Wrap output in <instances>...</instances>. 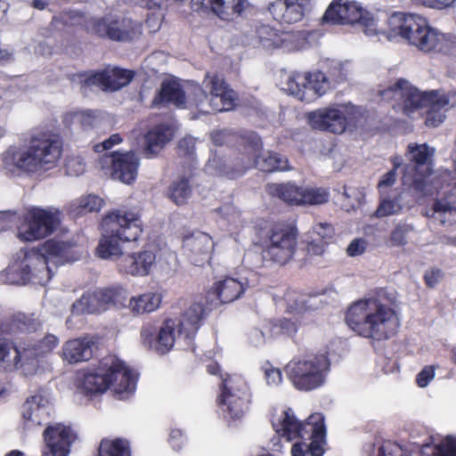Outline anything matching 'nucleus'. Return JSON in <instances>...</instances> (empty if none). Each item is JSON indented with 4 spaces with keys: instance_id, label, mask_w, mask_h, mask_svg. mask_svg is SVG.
Returning a JSON list of instances; mask_svg holds the SVG:
<instances>
[{
    "instance_id": "33",
    "label": "nucleus",
    "mask_w": 456,
    "mask_h": 456,
    "mask_svg": "<svg viewBox=\"0 0 456 456\" xmlns=\"http://www.w3.org/2000/svg\"><path fill=\"white\" fill-rule=\"evenodd\" d=\"M380 202L376 210L377 217H386L394 215H399L405 208L404 192L402 191H393L387 195H379Z\"/></svg>"
},
{
    "instance_id": "20",
    "label": "nucleus",
    "mask_w": 456,
    "mask_h": 456,
    "mask_svg": "<svg viewBox=\"0 0 456 456\" xmlns=\"http://www.w3.org/2000/svg\"><path fill=\"white\" fill-rule=\"evenodd\" d=\"M134 77L131 70L118 68L79 75L83 87L98 86L104 91H117L130 83Z\"/></svg>"
},
{
    "instance_id": "8",
    "label": "nucleus",
    "mask_w": 456,
    "mask_h": 456,
    "mask_svg": "<svg viewBox=\"0 0 456 456\" xmlns=\"http://www.w3.org/2000/svg\"><path fill=\"white\" fill-rule=\"evenodd\" d=\"M435 151L427 143H410L407 147L406 158L409 163L403 167V182L423 196L438 192L439 190L444 192L456 182V176L452 177L448 170L433 171L432 158Z\"/></svg>"
},
{
    "instance_id": "4",
    "label": "nucleus",
    "mask_w": 456,
    "mask_h": 456,
    "mask_svg": "<svg viewBox=\"0 0 456 456\" xmlns=\"http://www.w3.org/2000/svg\"><path fill=\"white\" fill-rule=\"evenodd\" d=\"M202 85L203 88L196 86L192 97L185 102L180 85L173 80H165L153 103H172L179 108L195 107L202 114L227 111L233 108L236 94L228 88L221 77L208 73Z\"/></svg>"
},
{
    "instance_id": "45",
    "label": "nucleus",
    "mask_w": 456,
    "mask_h": 456,
    "mask_svg": "<svg viewBox=\"0 0 456 456\" xmlns=\"http://www.w3.org/2000/svg\"><path fill=\"white\" fill-rule=\"evenodd\" d=\"M412 231V226L408 224H399L393 230L390 241L393 246H404L407 243L406 235Z\"/></svg>"
},
{
    "instance_id": "40",
    "label": "nucleus",
    "mask_w": 456,
    "mask_h": 456,
    "mask_svg": "<svg viewBox=\"0 0 456 456\" xmlns=\"http://www.w3.org/2000/svg\"><path fill=\"white\" fill-rule=\"evenodd\" d=\"M310 9V0H287V23L300 21Z\"/></svg>"
},
{
    "instance_id": "18",
    "label": "nucleus",
    "mask_w": 456,
    "mask_h": 456,
    "mask_svg": "<svg viewBox=\"0 0 456 456\" xmlns=\"http://www.w3.org/2000/svg\"><path fill=\"white\" fill-rule=\"evenodd\" d=\"M57 212L43 208H32L23 217L18 227V238L23 241H34L51 234L59 225Z\"/></svg>"
},
{
    "instance_id": "6",
    "label": "nucleus",
    "mask_w": 456,
    "mask_h": 456,
    "mask_svg": "<svg viewBox=\"0 0 456 456\" xmlns=\"http://www.w3.org/2000/svg\"><path fill=\"white\" fill-rule=\"evenodd\" d=\"M261 140L256 134L248 137V144L238 155L231 150L219 149L212 151L206 164V172L214 176L233 179L241 175L247 169L256 167L264 172H273L279 168L281 159L276 153L265 151L257 155L261 149Z\"/></svg>"
},
{
    "instance_id": "63",
    "label": "nucleus",
    "mask_w": 456,
    "mask_h": 456,
    "mask_svg": "<svg viewBox=\"0 0 456 456\" xmlns=\"http://www.w3.org/2000/svg\"><path fill=\"white\" fill-rule=\"evenodd\" d=\"M317 301L316 297H309L307 301H302V304L299 308H311L315 306Z\"/></svg>"
},
{
    "instance_id": "60",
    "label": "nucleus",
    "mask_w": 456,
    "mask_h": 456,
    "mask_svg": "<svg viewBox=\"0 0 456 456\" xmlns=\"http://www.w3.org/2000/svg\"><path fill=\"white\" fill-rule=\"evenodd\" d=\"M326 243L323 240H314L307 247L308 252L313 255H322L324 252Z\"/></svg>"
},
{
    "instance_id": "46",
    "label": "nucleus",
    "mask_w": 456,
    "mask_h": 456,
    "mask_svg": "<svg viewBox=\"0 0 456 456\" xmlns=\"http://www.w3.org/2000/svg\"><path fill=\"white\" fill-rule=\"evenodd\" d=\"M342 196L348 201L347 203H344L342 208L346 211H350V209H353L356 206L360 205L362 194L356 188L344 187Z\"/></svg>"
},
{
    "instance_id": "27",
    "label": "nucleus",
    "mask_w": 456,
    "mask_h": 456,
    "mask_svg": "<svg viewBox=\"0 0 456 456\" xmlns=\"http://www.w3.org/2000/svg\"><path fill=\"white\" fill-rule=\"evenodd\" d=\"M183 247L190 252L191 263L200 266L210 259L214 242L208 234L197 232L184 239Z\"/></svg>"
},
{
    "instance_id": "56",
    "label": "nucleus",
    "mask_w": 456,
    "mask_h": 456,
    "mask_svg": "<svg viewBox=\"0 0 456 456\" xmlns=\"http://www.w3.org/2000/svg\"><path fill=\"white\" fill-rule=\"evenodd\" d=\"M122 141L118 134H112L109 139L105 140L101 145L94 146L96 151H102L110 149L113 145L120 143Z\"/></svg>"
},
{
    "instance_id": "48",
    "label": "nucleus",
    "mask_w": 456,
    "mask_h": 456,
    "mask_svg": "<svg viewBox=\"0 0 456 456\" xmlns=\"http://www.w3.org/2000/svg\"><path fill=\"white\" fill-rule=\"evenodd\" d=\"M436 369L432 365L425 366L416 377L418 387L424 388L435 379Z\"/></svg>"
},
{
    "instance_id": "25",
    "label": "nucleus",
    "mask_w": 456,
    "mask_h": 456,
    "mask_svg": "<svg viewBox=\"0 0 456 456\" xmlns=\"http://www.w3.org/2000/svg\"><path fill=\"white\" fill-rule=\"evenodd\" d=\"M156 263V251L144 247L141 251L125 255L117 264L119 273L134 277L148 276Z\"/></svg>"
},
{
    "instance_id": "5",
    "label": "nucleus",
    "mask_w": 456,
    "mask_h": 456,
    "mask_svg": "<svg viewBox=\"0 0 456 456\" xmlns=\"http://www.w3.org/2000/svg\"><path fill=\"white\" fill-rule=\"evenodd\" d=\"M136 375L116 355L103 357L96 369L78 373L77 390L92 397L110 388L118 399L128 398L135 390Z\"/></svg>"
},
{
    "instance_id": "36",
    "label": "nucleus",
    "mask_w": 456,
    "mask_h": 456,
    "mask_svg": "<svg viewBox=\"0 0 456 456\" xmlns=\"http://www.w3.org/2000/svg\"><path fill=\"white\" fill-rule=\"evenodd\" d=\"M104 308V302L100 293H86L72 305V313L74 314H94Z\"/></svg>"
},
{
    "instance_id": "52",
    "label": "nucleus",
    "mask_w": 456,
    "mask_h": 456,
    "mask_svg": "<svg viewBox=\"0 0 456 456\" xmlns=\"http://www.w3.org/2000/svg\"><path fill=\"white\" fill-rule=\"evenodd\" d=\"M297 229L295 226L294 223L289 224H287V251L289 249L293 254L295 252V248L297 246Z\"/></svg>"
},
{
    "instance_id": "44",
    "label": "nucleus",
    "mask_w": 456,
    "mask_h": 456,
    "mask_svg": "<svg viewBox=\"0 0 456 456\" xmlns=\"http://www.w3.org/2000/svg\"><path fill=\"white\" fill-rule=\"evenodd\" d=\"M397 173L395 169L389 170L387 173L382 175L379 183L378 190L379 195H387L393 191H400L399 189H393V186L396 183Z\"/></svg>"
},
{
    "instance_id": "57",
    "label": "nucleus",
    "mask_w": 456,
    "mask_h": 456,
    "mask_svg": "<svg viewBox=\"0 0 456 456\" xmlns=\"http://www.w3.org/2000/svg\"><path fill=\"white\" fill-rule=\"evenodd\" d=\"M267 192L272 197H277L281 200H283L285 196V187L282 183H268Z\"/></svg>"
},
{
    "instance_id": "64",
    "label": "nucleus",
    "mask_w": 456,
    "mask_h": 456,
    "mask_svg": "<svg viewBox=\"0 0 456 456\" xmlns=\"http://www.w3.org/2000/svg\"><path fill=\"white\" fill-rule=\"evenodd\" d=\"M441 241L445 245L456 247V235L443 236Z\"/></svg>"
},
{
    "instance_id": "13",
    "label": "nucleus",
    "mask_w": 456,
    "mask_h": 456,
    "mask_svg": "<svg viewBox=\"0 0 456 456\" xmlns=\"http://www.w3.org/2000/svg\"><path fill=\"white\" fill-rule=\"evenodd\" d=\"M330 366L325 354H299L287 363V378L297 390L310 392L324 386Z\"/></svg>"
},
{
    "instance_id": "10",
    "label": "nucleus",
    "mask_w": 456,
    "mask_h": 456,
    "mask_svg": "<svg viewBox=\"0 0 456 456\" xmlns=\"http://www.w3.org/2000/svg\"><path fill=\"white\" fill-rule=\"evenodd\" d=\"M102 229L96 255L102 259L116 261L118 264L125 256L122 244L139 239L142 232V222L138 213L118 209L103 217Z\"/></svg>"
},
{
    "instance_id": "19",
    "label": "nucleus",
    "mask_w": 456,
    "mask_h": 456,
    "mask_svg": "<svg viewBox=\"0 0 456 456\" xmlns=\"http://www.w3.org/2000/svg\"><path fill=\"white\" fill-rule=\"evenodd\" d=\"M101 165L103 169H110V175L114 179L129 184L136 178L139 159L132 151H115L104 154L101 159Z\"/></svg>"
},
{
    "instance_id": "47",
    "label": "nucleus",
    "mask_w": 456,
    "mask_h": 456,
    "mask_svg": "<svg viewBox=\"0 0 456 456\" xmlns=\"http://www.w3.org/2000/svg\"><path fill=\"white\" fill-rule=\"evenodd\" d=\"M65 168L69 175L78 176L85 172L86 163L79 156L69 157L65 163Z\"/></svg>"
},
{
    "instance_id": "7",
    "label": "nucleus",
    "mask_w": 456,
    "mask_h": 456,
    "mask_svg": "<svg viewBox=\"0 0 456 456\" xmlns=\"http://www.w3.org/2000/svg\"><path fill=\"white\" fill-rule=\"evenodd\" d=\"M203 315L202 305L196 303L186 308L181 316L167 318L159 326L151 322H145L141 330L142 343L160 354L168 353L181 339L189 344Z\"/></svg>"
},
{
    "instance_id": "58",
    "label": "nucleus",
    "mask_w": 456,
    "mask_h": 456,
    "mask_svg": "<svg viewBox=\"0 0 456 456\" xmlns=\"http://www.w3.org/2000/svg\"><path fill=\"white\" fill-rule=\"evenodd\" d=\"M232 137V136L225 131H216L212 134V141L216 146H222L231 142Z\"/></svg>"
},
{
    "instance_id": "17",
    "label": "nucleus",
    "mask_w": 456,
    "mask_h": 456,
    "mask_svg": "<svg viewBox=\"0 0 456 456\" xmlns=\"http://www.w3.org/2000/svg\"><path fill=\"white\" fill-rule=\"evenodd\" d=\"M86 29L116 41H132L138 38L142 33L138 22L111 14L102 19H90L86 23Z\"/></svg>"
},
{
    "instance_id": "59",
    "label": "nucleus",
    "mask_w": 456,
    "mask_h": 456,
    "mask_svg": "<svg viewBox=\"0 0 456 456\" xmlns=\"http://www.w3.org/2000/svg\"><path fill=\"white\" fill-rule=\"evenodd\" d=\"M442 276L440 270H430L425 273V281L428 287H434Z\"/></svg>"
},
{
    "instance_id": "16",
    "label": "nucleus",
    "mask_w": 456,
    "mask_h": 456,
    "mask_svg": "<svg viewBox=\"0 0 456 456\" xmlns=\"http://www.w3.org/2000/svg\"><path fill=\"white\" fill-rule=\"evenodd\" d=\"M249 403V393L246 382L238 376L227 377L223 380L218 405L227 420L240 419Z\"/></svg>"
},
{
    "instance_id": "22",
    "label": "nucleus",
    "mask_w": 456,
    "mask_h": 456,
    "mask_svg": "<svg viewBox=\"0 0 456 456\" xmlns=\"http://www.w3.org/2000/svg\"><path fill=\"white\" fill-rule=\"evenodd\" d=\"M248 7V0H191V8L194 11L212 12L225 21L235 20L242 16Z\"/></svg>"
},
{
    "instance_id": "43",
    "label": "nucleus",
    "mask_w": 456,
    "mask_h": 456,
    "mask_svg": "<svg viewBox=\"0 0 456 456\" xmlns=\"http://www.w3.org/2000/svg\"><path fill=\"white\" fill-rule=\"evenodd\" d=\"M103 205V200L96 195H87L79 200L78 214L99 211Z\"/></svg>"
},
{
    "instance_id": "49",
    "label": "nucleus",
    "mask_w": 456,
    "mask_h": 456,
    "mask_svg": "<svg viewBox=\"0 0 456 456\" xmlns=\"http://www.w3.org/2000/svg\"><path fill=\"white\" fill-rule=\"evenodd\" d=\"M313 232L321 238V240L331 239L334 235V228L327 223H319L313 228Z\"/></svg>"
},
{
    "instance_id": "53",
    "label": "nucleus",
    "mask_w": 456,
    "mask_h": 456,
    "mask_svg": "<svg viewBox=\"0 0 456 456\" xmlns=\"http://www.w3.org/2000/svg\"><path fill=\"white\" fill-rule=\"evenodd\" d=\"M366 245L365 240L355 239L347 247V254L351 256L361 255L364 252Z\"/></svg>"
},
{
    "instance_id": "41",
    "label": "nucleus",
    "mask_w": 456,
    "mask_h": 456,
    "mask_svg": "<svg viewBox=\"0 0 456 456\" xmlns=\"http://www.w3.org/2000/svg\"><path fill=\"white\" fill-rule=\"evenodd\" d=\"M287 441L297 437H303L308 434L305 430V425L299 421L294 415L291 409H287Z\"/></svg>"
},
{
    "instance_id": "2",
    "label": "nucleus",
    "mask_w": 456,
    "mask_h": 456,
    "mask_svg": "<svg viewBox=\"0 0 456 456\" xmlns=\"http://www.w3.org/2000/svg\"><path fill=\"white\" fill-rule=\"evenodd\" d=\"M80 256L69 244L57 240H47L41 251L35 248L20 251L17 258L5 270L6 281L12 284H26L33 281L46 284L53 275L50 264L55 265L78 260Z\"/></svg>"
},
{
    "instance_id": "51",
    "label": "nucleus",
    "mask_w": 456,
    "mask_h": 456,
    "mask_svg": "<svg viewBox=\"0 0 456 456\" xmlns=\"http://www.w3.org/2000/svg\"><path fill=\"white\" fill-rule=\"evenodd\" d=\"M265 374L266 382L270 386H277L281 384V371L280 369L273 368V367H265Z\"/></svg>"
},
{
    "instance_id": "28",
    "label": "nucleus",
    "mask_w": 456,
    "mask_h": 456,
    "mask_svg": "<svg viewBox=\"0 0 456 456\" xmlns=\"http://www.w3.org/2000/svg\"><path fill=\"white\" fill-rule=\"evenodd\" d=\"M326 190L320 188L305 189L294 183H287V204L291 205H320L328 201Z\"/></svg>"
},
{
    "instance_id": "37",
    "label": "nucleus",
    "mask_w": 456,
    "mask_h": 456,
    "mask_svg": "<svg viewBox=\"0 0 456 456\" xmlns=\"http://www.w3.org/2000/svg\"><path fill=\"white\" fill-rule=\"evenodd\" d=\"M420 456H456V438L447 436L438 444H424Z\"/></svg>"
},
{
    "instance_id": "11",
    "label": "nucleus",
    "mask_w": 456,
    "mask_h": 456,
    "mask_svg": "<svg viewBox=\"0 0 456 456\" xmlns=\"http://www.w3.org/2000/svg\"><path fill=\"white\" fill-rule=\"evenodd\" d=\"M62 150L60 139L52 134H38L28 146L10 147L4 154L6 167H16L26 172H45L54 167L59 161Z\"/></svg>"
},
{
    "instance_id": "50",
    "label": "nucleus",
    "mask_w": 456,
    "mask_h": 456,
    "mask_svg": "<svg viewBox=\"0 0 456 456\" xmlns=\"http://www.w3.org/2000/svg\"><path fill=\"white\" fill-rule=\"evenodd\" d=\"M269 12L273 19L282 23L285 19V0H278L269 5Z\"/></svg>"
},
{
    "instance_id": "62",
    "label": "nucleus",
    "mask_w": 456,
    "mask_h": 456,
    "mask_svg": "<svg viewBox=\"0 0 456 456\" xmlns=\"http://www.w3.org/2000/svg\"><path fill=\"white\" fill-rule=\"evenodd\" d=\"M53 0H34L33 6L37 9L43 10L49 5Z\"/></svg>"
},
{
    "instance_id": "1",
    "label": "nucleus",
    "mask_w": 456,
    "mask_h": 456,
    "mask_svg": "<svg viewBox=\"0 0 456 456\" xmlns=\"http://www.w3.org/2000/svg\"><path fill=\"white\" fill-rule=\"evenodd\" d=\"M397 38L422 53H442L456 58V37L431 27L420 15L394 12L381 20L376 39L384 42Z\"/></svg>"
},
{
    "instance_id": "55",
    "label": "nucleus",
    "mask_w": 456,
    "mask_h": 456,
    "mask_svg": "<svg viewBox=\"0 0 456 456\" xmlns=\"http://www.w3.org/2000/svg\"><path fill=\"white\" fill-rule=\"evenodd\" d=\"M179 150L184 155H192L195 149V138L192 136H185L179 142Z\"/></svg>"
},
{
    "instance_id": "39",
    "label": "nucleus",
    "mask_w": 456,
    "mask_h": 456,
    "mask_svg": "<svg viewBox=\"0 0 456 456\" xmlns=\"http://www.w3.org/2000/svg\"><path fill=\"white\" fill-rule=\"evenodd\" d=\"M191 196V187L189 180L181 177L174 181L168 189L169 199L176 205L185 204Z\"/></svg>"
},
{
    "instance_id": "54",
    "label": "nucleus",
    "mask_w": 456,
    "mask_h": 456,
    "mask_svg": "<svg viewBox=\"0 0 456 456\" xmlns=\"http://www.w3.org/2000/svg\"><path fill=\"white\" fill-rule=\"evenodd\" d=\"M284 240L285 232L282 229L280 231H273L270 238L271 245L269 247V250L272 251L275 248H281L282 250Z\"/></svg>"
},
{
    "instance_id": "31",
    "label": "nucleus",
    "mask_w": 456,
    "mask_h": 456,
    "mask_svg": "<svg viewBox=\"0 0 456 456\" xmlns=\"http://www.w3.org/2000/svg\"><path fill=\"white\" fill-rule=\"evenodd\" d=\"M246 284L244 282L232 277H226L214 285L211 294L220 303H230L237 299L243 293Z\"/></svg>"
},
{
    "instance_id": "12",
    "label": "nucleus",
    "mask_w": 456,
    "mask_h": 456,
    "mask_svg": "<svg viewBox=\"0 0 456 456\" xmlns=\"http://www.w3.org/2000/svg\"><path fill=\"white\" fill-rule=\"evenodd\" d=\"M59 338L47 334L35 345H14L0 337V369L4 371L20 370L26 376H31L42 366L43 356L52 352L58 345Z\"/></svg>"
},
{
    "instance_id": "35",
    "label": "nucleus",
    "mask_w": 456,
    "mask_h": 456,
    "mask_svg": "<svg viewBox=\"0 0 456 456\" xmlns=\"http://www.w3.org/2000/svg\"><path fill=\"white\" fill-rule=\"evenodd\" d=\"M271 421L275 436L270 441V448L273 452L282 453V439L285 436V407L274 408L272 412Z\"/></svg>"
},
{
    "instance_id": "23",
    "label": "nucleus",
    "mask_w": 456,
    "mask_h": 456,
    "mask_svg": "<svg viewBox=\"0 0 456 456\" xmlns=\"http://www.w3.org/2000/svg\"><path fill=\"white\" fill-rule=\"evenodd\" d=\"M21 419L28 428L47 423L53 412L49 398L42 392L28 396L21 406Z\"/></svg>"
},
{
    "instance_id": "14",
    "label": "nucleus",
    "mask_w": 456,
    "mask_h": 456,
    "mask_svg": "<svg viewBox=\"0 0 456 456\" xmlns=\"http://www.w3.org/2000/svg\"><path fill=\"white\" fill-rule=\"evenodd\" d=\"M330 77L322 71L293 73L287 81V92L296 99L311 102L324 95L330 87V80L340 82L346 78L343 66L332 61Z\"/></svg>"
},
{
    "instance_id": "61",
    "label": "nucleus",
    "mask_w": 456,
    "mask_h": 456,
    "mask_svg": "<svg viewBox=\"0 0 456 456\" xmlns=\"http://www.w3.org/2000/svg\"><path fill=\"white\" fill-rule=\"evenodd\" d=\"M250 343L256 346H261L265 342V338L260 330H254L251 331L249 336Z\"/></svg>"
},
{
    "instance_id": "34",
    "label": "nucleus",
    "mask_w": 456,
    "mask_h": 456,
    "mask_svg": "<svg viewBox=\"0 0 456 456\" xmlns=\"http://www.w3.org/2000/svg\"><path fill=\"white\" fill-rule=\"evenodd\" d=\"M104 115L96 110H74L67 112L63 117L66 125L78 123L85 128L97 127L101 126Z\"/></svg>"
},
{
    "instance_id": "24",
    "label": "nucleus",
    "mask_w": 456,
    "mask_h": 456,
    "mask_svg": "<svg viewBox=\"0 0 456 456\" xmlns=\"http://www.w3.org/2000/svg\"><path fill=\"white\" fill-rule=\"evenodd\" d=\"M44 440L45 444L44 456H69L70 446L76 440V435L69 427L56 423L45 429Z\"/></svg>"
},
{
    "instance_id": "9",
    "label": "nucleus",
    "mask_w": 456,
    "mask_h": 456,
    "mask_svg": "<svg viewBox=\"0 0 456 456\" xmlns=\"http://www.w3.org/2000/svg\"><path fill=\"white\" fill-rule=\"evenodd\" d=\"M386 94H394L400 100V106L410 116L416 110L427 107L426 125L436 127L446 118V113L456 107V89L450 91L431 90L419 91L408 81L400 79L387 90Z\"/></svg>"
},
{
    "instance_id": "15",
    "label": "nucleus",
    "mask_w": 456,
    "mask_h": 456,
    "mask_svg": "<svg viewBox=\"0 0 456 456\" xmlns=\"http://www.w3.org/2000/svg\"><path fill=\"white\" fill-rule=\"evenodd\" d=\"M323 20L331 23H359L366 36L376 37L381 20L362 8L356 1L333 0L326 10Z\"/></svg>"
},
{
    "instance_id": "21",
    "label": "nucleus",
    "mask_w": 456,
    "mask_h": 456,
    "mask_svg": "<svg viewBox=\"0 0 456 456\" xmlns=\"http://www.w3.org/2000/svg\"><path fill=\"white\" fill-rule=\"evenodd\" d=\"M307 426L311 427V442L296 443L291 448V456H323L326 451V426L324 415L321 412L311 414L307 419Z\"/></svg>"
},
{
    "instance_id": "30",
    "label": "nucleus",
    "mask_w": 456,
    "mask_h": 456,
    "mask_svg": "<svg viewBox=\"0 0 456 456\" xmlns=\"http://www.w3.org/2000/svg\"><path fill=\"white\" fill-rule=\"evenodd\" d=\"M162 298L161 292L147 290L131 297L126 307L133 316L148 314L160 307Z\"/></svg>"
},
{
    "instance_id": "32",
    "label": "nucleus",
    "mask_w": 456,
    "mask_h": 456,
    "mask_svg": "<svg viewBox=\"0 0 456 456\" xmlns=\"http://www.w3.org/2000/svg\"><path fill=\"white\" fill-rule=\"evenodd\" d=\"M173 129L169 126H157L145 136V153L148 157L157 154L173 138Z\"/></svg>"
},
{
    "instance_id": "3",
    "label": "nucleus",
    "mask_w": 456,
    "mask_h": 456,
    "mask_svg": "<svg viewBox=\"0 0 456 456\" xmlns=\"http://www.w3.org/2000/svg\"><path fill=\"white\" fill-rule=\"evenodd\" d=\"M346 322L355 334L373 341L390 338L400 326L399 317L386 302L382 289L354 302L347 309Z\"/></svg>"
},
{
    "instance_id": "42",
    "label": "nucleus",
    "mask_w": 456,
    "mask_h": 456,
    "mask_svg": "<svg viewBox=\"0 0 456 456\" xmlns=\"http://www.w3.org/2000/svg\"><path fill=\"white\" fill-rule=\"evenodd\" d=\"M86 20L85 16L77 11H69L64 13H61L58 17H54L53 20V24L56 28H60V25L63 24L64 26H77L85 24L86 27V23L89 21Z\"/></svg>"
},
{
    "instance_id": "29",
    "label": "nucleus",
    "mask_w": 456,
    "mask_h": 456,
    "mask_svg": "<svg viewBox=\"0 0 456 456\" xmlns=\"http://www.w3.org/2000/svg\"><path fill=\"white\" fill-rule=\"evenodd\" d=\"M93 338L82 337L66 341L61 347V358L70 364L89 361L93 356Z\"/></svg>"
},
{
    "instance_id": "26",
    "label": "nucleus",
    "mask_w": 456,
    "mask_h": 456,
    "mask_svg": "<svg viewBox=\"0 0 456 456\" xmlns=\"http://www.w3.org/2000/svg\"><path fill=\"white\" fill-rule=\"evenodd\" d=\"M307 119L314 129L333 134L343 133L347 124L344 110L340 107L318 109L308 113Z\"/></svg>"
},
{
    "instance_id": "38",
    "label": "nucleus",
    "mask_w": 456,
    "mask_h": 456,
    "mask_svg": "<svg viewBox=\"0 0 456 456\" xmlns=\"http://www.w3.org/2000/svg\"><path fill=\"white\" fill-rule=\"evenodd\" d=\"M99 456H131L130 446L124 439H102L98 449Z\"/></svg>"
}]
</instances>
